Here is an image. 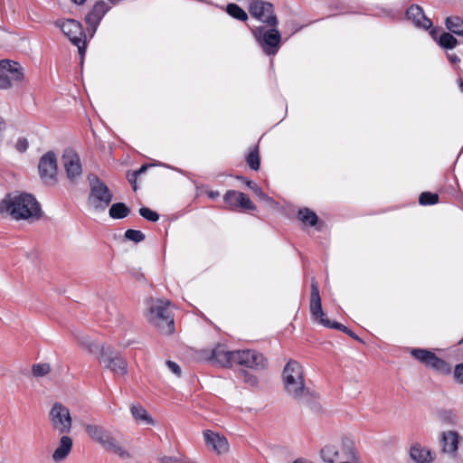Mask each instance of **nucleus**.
I'll return each instance as SVG.
<instances>
[{
	"instance_id": "obj_41",
	"label": "nucleus",
	"mask_w": 463,
	"mask_h": 463,
	"mask_svg": "<svg viewBox=\"0 0 463 463\" xmlns=\"http://www.w3.org/2000/svg\"><path fill=\"white\" fill-rule=\"evenodd\" d=\"M454 376L458 383H463V364H458L455 367Z\"/></svg>"
},
{
	"instance_id": "obj_20",
	"label": "nucleus",
	"mask_w": 463,
	"mask_h": 463,
	"mask_svg": "<svg viewBox=\"0 0 463 463\" xmlns=\"http://www.w3.org/2000/svg\"><path fill=\"white\" fill-rule=\"evenodd\" d=\"M0 70L2 72L10 74L11 83H20L24 79V68L14 61L1 60Z\"/></svg>"
},
{
	"instance_id": "obj_10",
	"label": "nucleus",
	"mask_w": 463,
	"mask_h": 463,
	"mask_svg": "<svg viewBox=\"0 0 463 463\" xmlns=\"http://www.w3.org/2000/svg\"><path fill=\"white\" fill-rule=\"evenodd\" d=\"M38 170L42 180L45 184H53L57 182V157L52 151L43 155L39 161Z\"/></svg>"
},
{
	"instance_id": "obj_29",
	"label": "nucleus",
	"mask_w": 463,
	"mask_h": 463,
	"mask_svg": "<svg viewBox=\"0 0 463 463\" xmlns=\"http://www.w3.org/2000/svg\"><path fill=\"white\" fill-rule=\"evenodd\" d=\"M226 12L229 15L237 20L246 21L248 19L247 13L236 4L227 5Z\"/></svg>"
},
{
	"instance_id": "obj_40",
	"label": "nucleus",
	"mask_w": 463,
	"mask_h": 463,
	"mask_svg": "<svg viewBox=\"0 0 463 463\" xmlns=\"http://www.w3.org/2000/svg\"><path fill=\"white\" fill-rule=\"evenodd\" d=\"M160 463H183L184 460L181 458L162 456L158 458Z\"/></svg>"
},
{
	"instance_id": "obj_13",
	"label": "nucleus",
	"mask_w": 463,
	"mask_h": 463,
	"mask_svg": "<svg viewBox=\"0 0 463 463\" xmlns=\"http://www.w3.org/2000/svg\"><path fill=\"white\" fill-rule=\"evenodd\" d=\"M112 200L109 189L99 180L91 184V191L89 197V203L95 209H104Z\"/></svg>"
},
{
	"instance_id": "obj_37",
	"label": "nucleus",
	"mask_w": 463,
	"mask_h": 463,
	"mask_svg": "<svg viewBox=\"0 0 463 463\" xmlns=\"http://www.w3.org/2000/svg\"><path fill=\"white\" fill-rule=\"evenodd\" d=\"M139 213L143 218L150 222H156L159 219V215L156 212L146 207L140 208Z\"/></svg>"
},
{
	"instance_id": "obj_51",
	"label": "nucleus",
	"mask_w": 463,
	"mask_h": 463,
	"mask_svg": "<svg viewBox=\"0 0 463 463\" xmlns=\"http://www.w3.org/2000/svg\"><path fill=\"white\" fill-rule=\"evenodd\" d=\"M245 184H247V186H249L250 189H251V186L253 184H255L254 183H252L251 181H245Z\"/></svg>"
},
{
	"instance_id": "obj_9",
	"label": "nucleus",
	"mask_w": 463,
	"mask_h": 463,
	"mask_svg": "<svg viewBox=\"0 0 463 463\" xmlns=\"http://www.w3.org/2000/svg\"><path fill=\"white\" fill-rule=\"evenodd\" d=\"M310 313L312 319L316 323L329 328H342V324L332 322L325 317V313L321 306L318 287L315 281L311 284Z\"/></svg>"
},
{
	"instance_id": "obj_25",
	"label": "nucleus",
	"mask_w": 463,
	"mask_h": 463,
	"mask_svg": "<svg viewBox=\"0 0 463 463\" xmlns=\"http://www.w3.org/2000/svg\"><path fill=\"white\" fill-rule=\"evenodd\" d=\"M78 340L84 348L89 350L90 353L98 354L99 359L104 356L107 351L103 345L94 342L88 335H80L78 336Z\"/></svg>"
},
{
	"instance_id": "obj_17",
	"label": "nucleus",
	"mask_w": 463,
	"mask_h": 463,
	"mask_svg": "<svg viewBox=\"0 0 463 463\" xmlns=\"http://www.w3.org/2000/svg\"><path fill=\"white\" fill-rule=\"evenodd\" d=\"M255 36L260 40L262 38L264 50L269 54H273L277 52V47L280 41L279 33L276 29H271L263 33V28H259L254 31Z\"/></svg>"
},
{
	"instance_id": "obj_30",
	"label": "nucleus",
	"mask_w": 463,
	"mask_h": 463,
	"mask_svg": "<svg viewBox=\"0 0 463 463\" xmlns=\"http://www.w3.org/2000/svg\"><path fill=\"white\" fill-rule=\"evenodd\" d=\"M439 44L444 49H454L457 44V39L449 33H443L439 38Z\"/></svg>"
},
{
	"instance_id": "obj_7",
	"label": "nucleus",
	"mask_w": 463,
	"mask_h": 463,
	"mask_svg": "<svg viewBox=\"0 0 463 463\" xmlns=\"http://www.w3.org/2000/svg\"><path fill=\"white\" fill-rule=\"evenodd\" d=\"M52 429L59 434H69L72 430L70 410L61 402H55L48 413Z\"/></svg>"
},
{
	"instance_id": "obj_24",
	"label": "nucleus",
	"mask_w": 463,
	"mask_h": 463,
	"mask_svg": "<svg viewBox=\"0 0 463 463\" xmlns=\"http://www.w3.org/2000/svg\"><path fill=\"white\" fill-rule=\"evenodd\" d=\"M109 7L103 1H98L90 13L86 17L87 24L96 27L101 21L104 14L108 12Z\"/></svg>"
},
{
	"instance_id": "obj_33",
	"label": "nucleus",
	"mask_w": 463,
	"mask_h": 463,
	"mask_svg": "<svg viewBox=\"0 0 463 463\" xmlns=\"http://www.w3.org/2000/svg\"><path fill=\"white\" fill-rule=\"evenodd\" d=\"M439 196L436 194L424 192L420 195L419 202L422 205L435 204L438 203Z\"/></svg>"
},
{
	"instance_id": "obj_31",
	"label": "nucleus",
	"mask_w": 463,
	"mask_h": 463,
	"mask_svg": "<svg viewBox=\"0 0 463 463\" xmlns=\"http://www.w3.org/2000/svg\"><path fill=\"white\" fill-rule=\"evenodd\" d=\"M298 218L303 223H308L311 226H314L317 222V214L308 209L300 210L298 212Z\"/></svg>"
},
{
	"instance_id": "obj_12",
	"label": "nucleus",
	"mask_w": 463,
	"mask_h": 463,
	"mask_svg": "<svg viewBox=\"0 0 463 463\" xmlns=\"http://www.w3.org/2000/svg\"><path fill=\"white\" fill-rule=\"evenodd\" d=\"M61 159L67 178L71 182H76L82 174L80 156L74 150L68 148L64 150Z\"/></svg>"
},
{
	"instance_id": "obj_3",
	"label": "nucleus",
	"mask_w": 463,
	"mask_h": 463,
	"mask_svg": "<svg viewBox=\"0 0 463 463\" xmlns=\"http://www.w3.org/2000/svg\"><path fill=\"white\" fill-rule=\"evenodd\" d=\"M212 357L222 365L237 363L254 370H263L267 367L266 358L254 350L228 352L217 347L213 351Z\"/></svg>"
},
{
	"instance_id": "obj_49",
	"label": "nucleus",
	"mask_w": 463,
	"mask_h": 463,
	"mask_svg": "<svg viewBox=\"0 0 463 463\" xmlns=\"http://www.w3.org/2000/svg\"><path fill=\"white\" fill-rule=\"evenodd\" d=\"M5 121L0 118V131L5 128Z\"/></svg>"
},
{
	"instance_id": "obj_48",
	"label": "nucleus",
	"mask_w": 463,
	"mask_h": 463,
	"mask_svg": "<svg viewBox=\"0 0 463 463\" xmlns=\"http://www.w3.org/2000/svg\"><path fill=\"white\" fill-rule=\"evenodd\" d=\"M76 5H82L85 3L86 0H71Z\"/></svg>"
},
{
	"instance_id": "obj_43",
	"label": "nucleus",
	"mask_w": 463,
	"mask_h": 463,
	"mask_svg": "<svg viewBox=\"0 0 463 463\" xmlns=\"http://www.w3.org/2000/svg\"><path fill=\"white\" fill-rule=\"evenodd\" d=\"M27 146H28V144H27V141L25 139H20L16 143V148L20 152L25 151L27 149Z\"/></svg>"
},
{
	"instance_id": "obj_18",
	"label": "nucleus",
	"mask_w": 463,
	"mask_h": 463,
	"mask_svg": "<svg viewBox=\"0 0 463 463\" xmlns=\"http://www.w3.org/2000/svg\"><path fill=\"white\" fill-rule=\"evenodd\" d=\"M59 443L52 454V459L55 463L64 461L71 452L73 441L67 434H61Z\"/></svg>"
},
{
	"instance_id": "obj_1",
	"label": "nucleus",
	"mask_w": 463,
	"mask_h": 463,
	"mask_svg": "<svg viewBox=\"0 0 463 463\" xmlns=\"http://www.w3.org/2000/svg\"><path fill=\"white\" fill-rule=\"evenodd\" d=\"M0 213L15 221L33 222L41 217V207L33 195L14 192L0 202Z\"/></svg>"
},
{
	"instance_id": "obj_4",
	"label": "nucleus",
	"mask_w": 463,
	"mask_h": 463,
	"mask_svg": "<svg viewBox=\"0 0 463 463\" xmlns=\"http://www.w3.org/2000/svg\"><path fill=\"white\" fill-rule=\"evenodd\" d=\"M85 431L90 439L99 444L105 451L115 454L121 459L130 458L129 451L103 426L87 424Z\"/></svg>"
},
{
	"instance_id": "obj_35",
	"label": "nucleus",
	"mask_w": 463,
	"mask_h": 463,
	"mask_svg": "<svg viewBox=\"0 0 463 463\" xmlns=\"http://www.w3.org/2000/svg\"><path fill=\"white\" fill-rule=\"evenodd\" d=\"M125 237L135 242H140L145 239V235L141 231L132 229H129L125 232Z\"/></svg>"
},
{
	"instance_id": "obj_23",
	"label": "nucleus",
	"mask_w": 463,
	"mask_h": 463,
	"mask_svg": "<svg viewBox=\"0 0 463 463\" xmlns=\"http://www.w3.org/2000/svg\"><path fill=\"white\" fill-rule=\"evenodd\" d=\"M441 441L443 452L454 455L458 449L459 435L454 430L443 432Z\"/></svg>"
},
{
	"instance_id": "obj_15",
	"label": "nucleus",
	"mask_w": 463,
	"mask_h": 463,
	"mask_svg": "<svg viewBox=\"0 0 463 463\" xmlns=\"http://www.w3.org/2000/svg\"><path fill=\"white\" fill-rule=\"evenodd\" d=\"M223 200L232 210L241 208L244 210L254 211L256 209V206L250 198L241 192L234 190L228 191L224 194Z\"/></svg>"
},
{
	"instance_id": "obj_36",
	"label": "nucleus",
	"mask_w": 463,
	"mask_h": 463,
	"mask_svg": "<svg viewBox=\"0 0 463 463\" xmlns=\"http://www.w3.org/2000/svg\"><path fill=\"white\" fill-rule=\"evenodd\" d=\"M251 190L261 201H263L267 204L273 205L275 203L274 200L266 194H264L263 191L257 184H253L251 186Z\"/></svg>"
},
{
	"instance_id": "obj_14",
	"label": "nucleus",
	"mask_w": 463,
	"mask_h": 463,
	"mask_svg": "<svg viewBox=\"0 0 463 463\" xmlns=\"http://www.w3.org/2000/svg\"><path fill=\"white\" fill-rule=\"evenodd\" d=\"M249 12L251 16L269 25L277 24V18L273 13V6L270 3L262 0H254L249 5Z\"/></svg>"
},
{
	"instance_id": "obj_39",
	"label": "nucleus",
	"mask_w": 463,
	"mask_h": 463,
	"mask_svg": "<svg viewBox=\"0 0 463 463\" xmlns=\"http://www.w3.org/2000/svg\"><path fill=\"white\" fill-rule=\"evenodd\" d=\"M4 73L5 72L0 73V89L6 90L12 87V83L9 77Z\"/></svg>"
},
{
	"instance_id": "obj_34",
	"label": "nucleus",
	"mask_w": 463,
	"mask_h": 463,
	"mask_svg": "<svg viewBox=\"0 0 463 463\" xmlns=\"http://www.w3.org/2000/svg\"><path fill=\"white\" fill-rule=\"evenodd\" d=\"M32 371L34 376L41 377L48 374L51 367L48 364H38L33 366Z\"/></svg>"
},
{
	"instance_id": "obj_5",
	"label": "nucleus",
	"mask_w": 463,
	"mask_h": 463,
	"mask_svg": "<svg viewBox=\"0 0 463 463\" xmlns=\"http://www.w3.org/2000/svg\"><path fill=\"white\" fill-rule=\"evenodd\" d=\"M170 305L168 300L157 298L150 302L146 313L147 321L163 335H171L175 331Z\"/></svg>"
},
{
	"instance_id": "obj_50",
	"label": "nucleus",
	"mask_w": 463,
	"mask_h": 463,
	"mask_svg": "<svg viewBox=\"0 0 463 463\" xmlns=\"http://www.w3.org/2000/svg\"><path fill=\"white\" fill-rule=\"evenodd\" d=\"M146 167H147L146 165H143V166H142V167H141V168L137 172V174L144 173V172L146 171Z\"/></svg>"
},
{
	"instance_id": "obj_28",
	"label": "nucleus",
	"mask_w": 463,
	"mask_h": 463,
	"mask_svg": "<svg viewBox=\"0 0 463 463\" xmlns=\"http://www.w3.org/2000/svg\"><path fill=\"white\" fill-rule=\"evenodd\" d=\"M129 209L123 203H117L111 205L109 216L113 219H121L128 216Z\"/></svg>"
},
{
	"instance_id": "obj_32",
	"label": "nucleus",
	"mask_w": 463,
	"mask_h": 463,
	"mask_svg": "<svg viewBox=\"0 0 463 463\" xmlns=\"http://www.w3.org/2000/svg\"><path fill=\"white\" fill-rule=\"evenodd\" d=\"M247 164L253 170H258L260 167V157L258 153V148H254L246 158Z\"/></svg>"
},
{
	"instance_id": "obj_16",
	"label": "nucleus",
	"mask_w": 463,
	"mask_h": 463,
	"mask_svg": "<svg viewBox=\"0 0 463 463\" xmlns=\"http://www.w3.org/2000/svg\"><path fill=\"white\" fill-rule=\"evenodd\" d=\"M203 439L208 448L217 454H224L229 450V443L226 438L210 430H204Z\"/></svg>"
},
{
	"instance_id": "obj_46",
	"label": "nucleus",
	"mask_w": 463,
	"mask_h": 463,
	"mask_svg": "<svg viewBox=\"0 0 463 463\" xmlns=\"http://www.w3.org/2000/svg\"><path fill=\"white\" fill-rule=\"evenodd\" d=\"M338 463H360V461H359L358 457H357V455L355 453L354 458H349V459H346L345 461L338 462Z\"/></svg>"
},
{
	"instance_id": "obj_47",
	"label": "nucleus",
	"mask_w": 463,
	"mask_h": 463,
	"mask_svg": "<svg viewBox=\"0 0 463 463\" xmlns=\"http://www.w3.org/2000/svg\"><path fill=\"white\" fill-rule=\"evenodd\" d=\"M207 194L212 199H215V198H217L220 195L219 192H217V191L208 192Z\"/></svg>"
},
{
	"instance_id": "obj_26",
	"label": "nucleus",
	"mask_w": 463,
	"mask_h": 463,
	"mask_svg": "<svg viewBox=\"0 0 463 463\" xmlns=\"http://www.w3.org/2000/svg\"><path fill=\"white\" fill-rule=\"evenodd\" d=\"M130 411L135 419V420L137 423L146 424V425H153L154 420L151 418V416L148 414L146 410L139 405H132L130 407Z\"/></svg>"
},
{
	"instance_id": "obj_44",
	"label": "nucleus",
	"mask_w": 463,
	"mask_h": 463,
	"mask_svg": "<svg viewBox=\"0 0 463 463\" xmlns=\"http://www.w3.org/2000/svg\"><path fill=\"white\" fill-rule=\"evenodd\" d=\"M448 60H449L451 63H458V62H459V61H460V60H459V58H458L456 54H454V53H452V54H448Z\"/></svg>"
},
{
	"instance_id": "obj_11",
	"label": "nucleus",
	"mask_w": 463,
	"mask_h": 463,
	"mask_svg": "<svg viewBox=\"0 0 463 463\" xmlns=\"http://www.w3.org/2000/svg\"><path fill=\"white\" fill-rule=\"evenodd\" d=\"M411 354L424 365L440 373H449L451 370L449 364L429 350L414 348L411 350Z\"/></svg>"
},
{
	"instance_id": "obj_6",
	"label": "nucleus",
	"mask_w": 463,
	"mask_h": 463,
	"mask_svg": "<svg viewBox=\"0 0 463 463\" xmlns=\"http://www.w3.org/2000/svg\"><path fill=\"white\" fill-rule=\"evenodd\" d=\"M355 453L354 442L348 438H343L336 443L325 445L320 450V457L325 462L335 463L354 458Z\"/></svg>"
},
{
	"instance_id": "obj_38",
	"label": "nucleus",
	"mask_w": 463,
	"mask_h": 463,
	"mask_svg": "<svg viewBox=\"0 0 463 463\" xmlns=\"http://www.w3.org/2000/svg\"><path fill=\"white\" fill-rule=\"evenodd\" d=\"M243 381L250 386H257L259 381L258 378L247 372L243 373Z\"/></svg>"
},
{
	"instance_id": "obj_2",
	"label": "nucleus",
	"mask_w": 463,
	"mask_h": 463,
	"mask_svg": "<svg viewBox=\"0 0 463 463\" xmlns=\"http://www.w3.org/2000/svg\"><path fill=\"white\" fill-rule=\"evenodd\" d=\"M281 381L285 393L299 403L309 404L317 398L307 385L302 365L295 360H289L285 365Z\"/></svg>"
},
{
	"instance_id": "obj_21",
	"label": "nucleus",
	"mask_w": 463,
	"mask_h": 463,
	"mask_svg": "<svg viewBox=\"0 0 463 463\" xmlns=\"http://www.w3.org/2000/svg\"><path fill=\"white\" fill-rule=\"evenodd\" d=\"M111 354V352L106 351L104 356L99 359L100 362L104 363L105 366L113 373L125 375L127 373V362L120 356H112Z\"/></svg>"
},
{
	"instance_id": "obj_8",
	"label": "nucleus",
	"mask_w": 463,
	"mask_h": 463,
	"mask_svg": "<svg viewBox=\"0 0 463 463\" xmlns=\"http://www.w3.org/2000/svg\"><path fill=\"white\" fill-rule=\"evenodd\" d=\"M63 33L69 38V40L78 47L80 55L85 52V33L83 32L81 24L73 19H68L61 22L56 23Z\"/></svg>"
},
{
	"instance_id": "obj_22",
	"label": "nucleus",
	"mask_w": 463,
	"mask_h": 463,
	"mask_svg": "<svg viewBox=\"0 0 463 463\" xmlns=\"http://www.w3.org/2000/svg\"><path fill=\"white\" fill-rule=\"evenodd\" d=\"M407 17L418 27L429 29L432 25L431 21L425 16L423 10L419 5H411L407 10Z\"/></svg>"
},
{
	"instance_id": "obj_19",
	"label": "nucleus",
	"mask_w": 463,
	"mask_h": 463,
	"mask_svg": "<svg viewBox=\"0 0 463 463\" xmlns=\"http://www.w3.org/2000/svg\"><path fill=\"white\" fill-rule=\"evenodd\" d=\"M409 454L415 463H431L435 458L434 453L429 448L418 442L411 445Z\"/></svg>"
},
{
	"instance_id": "obj_45",
	"label": "nucleus",
	"mask_w": 463,
	"mask_h": 463,
	"mask_svg": "<svg viewBox=\"0 0 463 463\" xmlns=\"http://www.w3.org/2000/svg\"><path fill=\"white\" fill-rule=\"evenodd\" d=\"M339 330H342L344 332H345L346 334H348L349 335H351L353 338L354 339H358L357 335H355L351 330H349L346 326H345L344 325H342V328H338Z\"/></svg>"
},
{
	"instance_id": "obj_42",
	"label": "nucleus",
	"mask_w": 463,
	"mask_h": 463,
	"mask_svg": "<svg viewBox=\"0 0 463 463\" xmlns=\"http://www.w3.org/2000/svg\"><path fill=\"white\" fill-rule=\"evenodd\" d=\"M166 365H167L168 369L172 373H174L176 376L181 375V368L179 367V365L176 363L172 362V361H167Z\"/></svg>"
},
{
	"instance_id": "obj_27",
	"label": "nucleus",
	"mask_w": 463,
	"mask_h": 463,
	"mask_svg": "<svg viewBox=\"0 0 463 463\" xmlns=\"http://www.w3.org/2000/svg\"><path fill=\"white\" fill-rule=\"evenodd\" d=\"M446 27L452 33L463 36V18L458 16L447 17Z\"/></svg>"
}]
</instances>
